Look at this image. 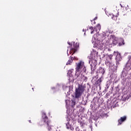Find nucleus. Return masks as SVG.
Segmentation results:
<instances>
[{"label":"nucleus","instance_id":"10","mask_svg":"<svg viewBox=\"0 0 131 131\" xmlns=\"http://www.w3.org/2000/svg\"><path fill=\"white\" fill-rule=\"evenodd\" d=\"M70 123H71V121H69V122H68V123L66 124L67 128H70V129H71V130H73V129H74V128H73V127L72 126V124H70Z\"/></svg>","mask_w":131,"mask_h":131},{"label":"nucleus","instance_id":"3","mask_svg":"<svg viewBox=\"0 0 131 131\" xmlns=\"http://www.w3.org/2000/svg\"><path fill=\"white\" fill-rule=\"evenodd\" d=\"M76 72H85L86 69L84 66V62L82 61H80L79 62L76 63Z\"/></svg>","mask_w":131,"mask_h":131},{"label":"nucleus","instance_id":"26","mask_svg":"<svg viewBox=\"0 0 131 131\" xmlns=\"http://www.w3.org/2000/svg\"><path fill=\"white\" fill-rule=\"evenodd\" d=\"M83 31H84V29H83Z\"/></svg>","mask_w":131,"mask_h":131},{"label":"nucleus","instance_id":"27","mask_svg":"<svg viewBox=\"0 0 131 131\" xmlns=\"http://www.w3.org/2000/svg\"><path fill=\"white\" fill-rule=\"evenodd\" d=\"M76 59V58L75 57V60Z\"/></svg>","mask_w":131,"mask_h":131},{"label":"nucleus","instance_id":"2","mask_svg":"<svg viewBox=\"0 0 131 131\" xmlns=\"http://www.w3.org/2000/svg\"><path fill=\"white\" fill-rule=\"evenodd\" d=\"M85 91V86L81 84H78V88L75 90V98H78L82 96Z\"/></svg>","mask_w":131,"mask_h":131},{"label":"nucleus","instance_id":"7","mask_svg":"<svg viewBox=\"0 0 131 131\" xmlns=\"http://www.w3.org/2000/svg\"><path fill=\"white\" fill-rule=\"evenodd\" d=\"M125 120H126V116H124L123 117H121L118 120V125H121V124H122V122H124V121H125Z\"/></svg>","mask_w":131,"mask_h":131},{"label":"nucleus","instance_id":"28","mask_svg":"<svg viewBox=\"0 0 131 131\" xmlns=\"http://www.w3.org/2000/svg\"><path fill=\"white\" fill-rule=\"evenodd\" d=\"M84 34H85V33H84Z\"/></svg>","mask_w":131,"mask_h":131},{"label":"nucleus","instance_id":"5","mask_svg":"<svg viewBox=\"0 0 131 131\" xmlns=\"http://www.w3.org/2000/svg\"><path fill=\"white\" fill-rule=\"evenodd\" d=\"M96 65L97 62L96 61V60H92V63L90 64L92 73H94V72H95V70L97 69V68L96 67Z\"/></svg>","mask_w":131,"mask_h":131},{"label":"nucleus","instance_id":"4","mask_svg":"<svg viewBox=\"0 0 131 131\" xmlns=\"http://www.w3.org/2000/svg\"><path fill=\"white\" fill-rule=\"evenodd\" d=\"M42 117L43 118V122L46 123L48 129L49 130H51V129H52V127H53V125H52V123H51V121L49 120V119H48V117H47V115H46V113H42Z\"/></svg>","mask_w":131,"mask_h":131},{"label":"nucleus","instance_id":"8","mask_svg":"<svg viewBox=\"0 0 131 131\" xmlns=\"http://www.w3.org/2000/svg\"><path fill=\"white\" fill-rule=\"evenodd\" d=\"M119 15L118 11L116 10L113 13V17H112V19H113V20H115V21H116V20H117V17H118Z\"/></svg>","mask_w":131,"mask_h":131},{"label":"nucleus","instance_id":"17","mask_svg":"<svg viewBox=\"0 0 131 131\" xmlns=\"http://www.w3.org/2000/svg\"><path fill=\"white\" fill-rule=\"evenodd\" d=\"M92 41L93 42H95L96 41V38L95 37V35L93 36L92 38Z\"/></svg>","mask_w":131,"mask_h":131},{"label":"nucleus","instance_id":"9","mask_svg":"<svg viewBox=\"0 0 131 131\" xmlns=\"http://www.w3.org/2000/svg\"><path fill=\"white\" fill-rule=\"evenodd\" d=\"M77 77H79L81 81H86L88 80V78L82 74L78 76Z\"/></svg>","mask_w":131,"mask_h":131},{"label":"nucleus","instance_id":"12","mask_svg":"<svg viewBox=\"0 0 131 131\" xmlns=\"http://www.w3.org/2000/svg\"><path fill=\"white\" fill-rule=\"evenodd\" d=\"M98 71L99 73H101L102 75L104 74V73H105V69H104V68L102 67L99 68Z\"/></svg>","mask_w":131,"mask_h":131},{"label":"nucleus","instance_id":"20","mask_svg":"<svg viewBox=\"0 0 131 131\" xmlns=\"http://www.w3.org/2000/svg\"><path fill=\"white\" fill-rule=\"evenodd\" d=\"M76 131H82L81 130H79V128H78V127L76 128Z\"/></svg>","mask_w":131,"mask_h":131},{"label":"nucleus","instance_id":"23","mask_svg":"<svg viewBox=\"0 0 131 131\" xmlns=\"http://www.w3.org/2000/svg\"><path fill=\"white\" fill-rule=\"evenodd\" d=\"M94 31H95V30H93V31L91 32V34H93V33H94Z\"/></svg>","mask_w":131,"mask_h":131},{"label":"nucleus","instance_id":"16","mask_svg":"<svg viewBox=\"0 0 131 131\" xmlns=\"http://www.w3.org/2000/svg\"><path fill=\"white\" fill-rule=\"evenodd\" d=\"M97 82H98V84H99L100 85V84H101V82H102V80H101V78L97 80Z\"/></svg>","mask_w":131,"mask_h":131},{"label":"nucleus","instance_id":"25","mask_svg":"<svg viewBox=\"0 0 131 131\" xmlns=\"http://www.w3.org/2000/svg\"><path fill=\"white\" fill-rule=\"evenodd\" d=\"M29 122H31V120H29Z\"/></svg>","mask_w":131,"mask_h":131},{"label":"nucleus","instance_id":"13","mask_svg":"<svg viewBox=\"0 0 131 131\" xmlns=\"http://www.w3.org/2000/svg\"><path fill=\"white\" fill-rule=\"evenodd\" d=\"M73 61V58L71 57L70 59L68 61L67 63V65H70L71 63H72Z\"/></svg>","mask_w":131,"mask_h":131},{"label":"nucleus","instance_id":"24","mask_svg":"<svg viewBox=\"0 0 131 131\" xmlns=\"http://www.w3.org/2000/svg\"><path fill=\"white\" fill-rule=\"evenodd\" d=\"M68 45H69L70 46V42H68Z\"/></svg>","mask_w":131,"mask_h":131},{"label":"nucleus","instance_id":"1","mask_svg":"<svg viewBox=\"0 0 131 131\" xmlns=\"http://www.w3.org/2000/svg\"><path fill=\"white\" fill-rule=\"evenodd\" d=\"M108 43L110 45H114V46L119 43V46L120 47L124 45V40L122 38L118 39V38L114 36H112L111 38L108 40Z\"/></svg>","mask_w":131,"mask_h":131},{"label":"nucleus","instance_id":"6","mask_svg":"<svg viewBox=\"0 0 131 131\" xmlns=\"http://www.w3.org/2000/svg\"><path fill=\"white\" fill-rule=\"evenodd\" d=\"M114 55H116V60L117 62H119L121 61L122 58L121 57L120 53H119L118 52H114Z\"/></svg>","mask_w":131,"mask_h":131},{"label":"nucleus","instance_id":"15","mask_svg":"<svg viewBox=\"0 0 131 131\" xmlns=\"http://www.w3.org/2000/svg\"><path fill=\"white\" fill-rule=\"evenodd\" d=\"M73 72V70H69L68 72V74H69V75H70V74H72Z\"/></svg>","mask_w":131,"mask_h":131},{"label":"nucleus","instance_id":"21","mask_svg":"<svg viewBox=\"0 0 131 131\" xmlns=\"http://www.w3.org/2000/svg\"><path fill=\"white\" fill-rule=\"evenodd\" d=\"M90 29H91V30H92V31L94 30V28H93V27H91L90 28Z\"/></svg>","mask_w":131,"mask_h":131},{"label":"nucleus","instance_id":"18","mask_svg":"<svg viewBox=\"0 0 131 131\" xmlns=\"http://www.w3.org/2000/svg\"><path fill=\"white\" fill-rule=\"evenodd\" d=\"M112 57H113V55H108V57H109V58L110 59V60H112Z\"/></svg>","mask_w":131,"mask_h":131},{"label":"nucleus","instance_id":"14","mask_svg":"<svg viewBox=\"0 0 131 131\" xmlns=\"http://www.w3.org/2000/svg\"><path fill=\"white\" fill-rule=\"evenodd\" d=\"M72 52H73V54H74V53H75V52H76V48H75L74 49H72L71 50V51L70 52V54H71V53H72Z\"/></svg>","mask_w":131,"mask_h":131},{"label":"nucleus","instance_id":"22","mask_svg":"<svg viewBox=\"0 0 131 131\" xmlns=\"http://www.w3.org/2000/svg\"><path fill=\"white\" fill-rule=\"evenodd\" d=\"M97 19H98L97 17H95V18L94 19V20H97Z\"/></svg>","mask_w":131,"mask_h":131},{"label":"nucleus","instance_id":"11","mask_svg":"<svg viewBox=\"0 0 131 131\" xmlns=\"http://www.w3.org/2000/svg\"><path fill=\"white\" fill-rule=\"evenodd\" d=\"M95 31H100L101 30V25L100 24H98L96 27L95 28Z\"/></svg>","mask_w":131,"mask_h":131},{"label":"nucleus","instance_id":"19","mask_svg":"<svg viewBox=\"0 0 131 131\" xmlns=\"http://www.w3.org/2000/svg\"><path fill=\"white\" fill-rule=\"evenodd\" d=\"M80 125H81V126H83V125H84V123L81 122L80 123Z\"/></svg>","mask_w":131,"mask_h":131}]
</instances>
